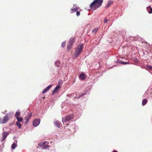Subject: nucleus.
<instances>
[{"instance_id":"obj_28","label":"nucleus","mask_w":152,"mask_h":152,"mask_svg":"<svg viewBox=\"0 0 152 152\" xmlns=\"http://www.w3.org/2000/svg\"><path fill=\"white\" fill-rule=\"evenodd\" d=\"M113 152H118L116 151H114Z\"/></svg>"},{"instance_id":"obj_13","label":"nucleus","mask_w":152,"mask_h":152,"mask_svg":"<svg viewBox=\"0 0 152 152\" xmlns=\"http://www.w3.org/2000/svg\"><path fill=\"white\" fill-rule=\"evenodd\" d=\"M54 124L58 128H59L60 127V122L58 121H56L54 122Z\"/></svg>"},{"instance_id":"obj_11","label":"nucleus","mask_w":152,"mask_h":152,"mask_svg":"<svg viewBox=\"0 0 152 152\" xmlns=\"http://www.w3.org/2000/svg\"><path fill=\"white\" fill-rule=\"evenodd\" d=\"M60 88V86L59 85H58L57 86H56L54 90L53 91V94L56 93V92H58L59 91Z\"/></svg>"},{"instance_id":"obj_31","label":"nucleus","mask_w":152,"mask_h":152,"mask_svg":"<svg viewBox=\"0 0 152 152\" xmlns=\"http://www.w3.org/2000/svg\"><path fill=\"white\" fill-rule=\"evenodd\" d=\"M83 96V95H81V96Z\"/></svg>"},{"instance_id":"obj_4","label":"nucleus","mask_w":152,"mask_h":152,"mask_svg":"<svg viewBox=\"0 0 152 152\" xmlns=\"http://www.w3.org/2000/svg\"><path fill=\"white\" fill-rule=\"evenodd\" d=\"M48 143H49L48 142L45 141L39 144L38 146L40 147L43 146L42 148L43 149H46L49 147V145H48Z\"/></svg>"},{"instance_id":"obj_7","label":"nucleus","mask_w":152,"mask_h":152,"mask_svg":"<svg viewBox=\"0 0 152 152\" xmlns=\"http://www.w3.org/2000/svg\"><path fill=\"white\" fill-rule=\"evenodd\" d=\"M40 122V120L38 119H35L33 122V125L35 126H38Z\"/></svg>"},{"instance_id":"obj_18","label":"nucleus","mask_w":152,"mask_h":152,"mask_svg":"<svg viewBox=\"0 0 152 152\" xmlns=\"http://www.w3.org/2000/svg\"><path fill=\"white\" fill-rule=\"evenodd\" d=\"M80 77L82 80H84L86 78L85 75L83 74H81L80 75Z\"/></svg>"},{"instance_id":"obj_24","label":"nucleus","mask_w":152,"mask_h":152,"mask_svg":"<svg viewBox=\"0 0 152 152\" xmlns=\"http://www.w3.org/2000/svg\"><path fill=\"white\" fill-rule=\"evenodd\" d=\"M66 42H63L61 44V46L62 47H64L65 46Z\"/></svg>"},{"instance_id":"obj_25","label":"nucleus","mask_w":152,"mask_h":152,"mask_svg":"<svg viewBox=\"0 0 152 152\" xmlns=\"http://www.w3.org/2000/svg\"><path fill=\"white\" fill-rule=\"evenodd\" d=\"M119 62L123 64H128V63L127 62L120 61V62Z\"/></svg>"},{"instance_id":"obj_5","label":"nucleus","mask_w":152,"mask_h":152,"mask_svg":"<svg viewBox=\"0 0 152 152\" xmlns=\"http://www.w3.org/2000/svg\"><path fill=\"white\" fill-rule=\"evenodd\" d=\"M73 118V116L72 115H67L65 117L64 119L62 118V122L64 124V123H66V121H69Z\"/></svg>"},{"instance_id":"obj_14","label":"nucleus","mask_w":152,"mask_h":152,"mask_svg":"<svg viewBox=\"0 0 152 152\" xmlns=\"http://www.w3.org/2000/svg\"><path fill=\"white\" fill-rule=\"evenodd\" d=\"M113 3V1H110L108 2L107 3V5L105 6V8H107L109 7Z\"/></svg>"},{"instance_id":"obj_3","label":"nucleus","mask_w":152,"mask_h":152,"mask_svg":"<svg viewBox=\"0 0 152 152\" xmlns=\"http://www.w3.org/2000/svg\"><path fill=\"white\" fill-rule=\"evenodd\" d=\"M75 42V39L74 37L71 38L69 43V45L67 47V50L68 51L70 50L72 47Z\"/></svg>"},{"instance_id":"obj_29","label":"nucleus","mask_w":152,"mask_h":152,"mask_svg":"<svg viewBox=\"0 0 152 152\" xmlns=\"http://www.w3.org/2000/svg\"><path fill=\"white\" fill-rule=\"evenodd\" d=\"M66 125H67V126H68L69 125V124H66Z\"/></svg>"},{"instance_id":"obj_9","label":"nucleus","mask_w":152,"mask_h":152,"mask_svg":"<svg viewBox=\"0 0 152 152\" xmlns=\"http://www.w3.org/2000/svg\"><path fill=\"white\" fill-rule=\"evenodd\" d=\"M8 134L9 133L7 132L3 133L2 134L3 137L1 140L2 141L5 139Z\"/></svg>"},{"instance_id":"obj_23","label":"nucleus","mask_w":152,"mask_h":152,"mask_svg":"<svg viewBox=\"0 0 152 152\" xmlns=\"http://www.w3.org/2000/svg\"><path fill=\"white\" fill-rule=\"evenodd\" d=\"M98 28H96L92 31V32L95 33L98 31Z\"/></svg>"},{"instance_id":"obj_8","label":"nucleus","mask_w":152,"mask_h":152,"mask_svg":"<svg viewBox=\"0 0 152 152\" xmlns=\"http://www.w3.org/2000/svg\"><path fill=\"white\" fill-rule=\"evenodd\" d=\"M32 115V113H28L25 117V119L26 120V124L28 122V121Z\"/></svg>"},{"instance_id":"obj_15","label":"nucleus","mask_w":152,"mask_h":152,"mask_svg":"<svg viewBox=\"0 0 152 152\" xmlns=\"http://www.w3.org/2000/svg\"><path fill=\"white\" fill-rule=\"evenodd\" d=\"M147 10L150 14L152 13V8H151L150 6H148L147 7Z\"/></svg>"},{"instance_id":"obj_12","label":"nucleus","mask_w":152,"mask_h":152,"mask_svg":"<svg viewBox=\"0 0 152 152\" xmlns=\"http://www.w3.org/2000/svg\"><path fill=\"white\" fill-rule=\"evenodd\" d=\"M17 141H15L12 145V149H14L17 146Z\"/></svg>"},{"instance_id":"obj_22","label":"nucleus","mask_w":152,"mask_h":152,"mask_svg":"<svg viewBox=\"0 0 152 152\" xmlns=\"http://www.w3.org/2000/svg\"><path fill=\"white\" fill-rule=\"evenodd\" d=\"M20 113L19 112H17L15 113V116L16 117H18L20 116Z\"/></svg>"},{"instance_id":"obj_2","label":"nucleus","mask_w":152,"mask_h":152,"mask_svg":"<svg viewBox=\"0 0 152 152\" xmlns=\"http://www.w3.org/2000/svg\"><path fill=\"white\" fill-rule=\"evenodd\" d=\"M83 48V45L81 44L78 46L77 48L75 51V56L77 57L79 56L82 52Z\"/></svg>"},{"instance_id":"obj_26","label":"nucleus","mask_w":152,"mask_h":152,"mask_svg":"<svg viewBox=\"0 0 152 152\" xmlns=\"http://www.w3.org/2000/svg\"><path fill=\"white\" fill-rule=\"evenodd\" d=\"M80 12L79 11H77L76 12V15L77 16H79L80 15Z\"/></svg>"},{"instance_id":"obj_20","label":"nucleus","mask_w":152,"mask_h":152,"mask_svg":"<svg viewBox=\"0 0 152 152\" xmlns=\"http://www.w3.org/2000/svg\"><path fill=\"white\" fill-rule=\"evenodd\" d=\"M146 69L148 70H152V66L147 65L146 67Z\"/></svg>"},{"instance_id":"obj_21","label":"nucleus","mask_w":152,"mask_h":152,"mask_svg":"<svg viewBox=\"0 0 152 152\" xmlns=\"http://www.w3.org/2000/svg\"><path fill=\"white\" fill-rule=\"evenodd\" d=\"M16 119L18 122H22L23 119V118L21 117H16Z\"/></svg>"},{"instance_id":"obj_30","label":"nucleus","mask_w":152,"mask_h":152,"mask_svg":"<svg viewBox=\"0 0 152 152\" xmlns=\"http://www.w3.org/2000/svg\"><path fill=\"white\" fill-rule=\"evenodd\" d=\"M58 63H59V62H56V64Z\"/></svg>"},{"instance_id":"obj_27","label":"nucleus","mask_w":152,"mask_h":152,"mask_svg":"<svg viewBox=\"0 0 152 152\" xmlns=\"http://www.w3.org/2000/svg\"><path fill=\"white\" fill-rule=\"evenodd\" d=\"M108 20H107V18H105L104 20V23H107Z\"/></svg>"},{"instance_id":"obj_10","label":"nucleus","mask_w":152,"mask_h":152,"mask_svg":"<svg viewBox=\"0 0 152 152\" xmlns=\"http://www.w3.org/2000/svg\"><path fill=\"white\" fill-rule=\"evenodd\" d=\"M52 87V85H50L47 87L46 88L44 89L42 91V93L44 94L46 93L49 89Z\"/></svg>"},{"instance_id":"obj_17","label":"nucleus","mask_w":152,"mask_h":152,"mask_svg":"<svg viewBox=\"0 0 152 152\" xmlns=\"http://www.w3.org/2000/svg\"><path fill=\"white\" fill-rule=\"evenodd\" d=\"M77 10L78 9L77 7L73 9H71L70 10V12L71 13H72L77 11Z\"/></svg>"},{"instance_id":"obj_6","label":"nucleus","mask_w":152,"mask_h":152,"mask_svg":"<svg viewBox=\"0 0 152 152\" xmlns=\"http://www.w3.org/2000/svg\"><path fill=\"white\" fill-rule=\"evenodd\" d=\"M9 118L7 116H5L4 117L2 120L0 119V123L1 124H4L6 123L9 120Z\"/></svg>"},{"instance_id":"obj_19","label":"nucleus","mask_w":152,"mask_h":152,"mask_svg":"<svg viewBox=\"0 0 152 152\" xmlns=\"http://www.w3.org/2000/svg\"><path fill=\"white\" fill-rule=\"evenodd\" d=\"M16 124L18 126V128L19 129H20L21 128L22 125L19 122H18V121H16Z\"/></svg>"},{"instance_id":"obj_1","label":"nucleus","mask_w":152,"mask_h":152,"mask_svg":"<svg viewBox=\"0 0 152 152\" xmlns=\"http://www.w3.org/2000/svg\"><path fill=\"white\" fill-rule=\"evenodd\" d=\"M103 0H94L90 5V8L93 10L97 9L102 5Z\"/></svg>"},{"instance_id":"obj_16","label":"nucleus","mask_w":152,"mask_h":152,"mask_svg":"<svg viewBox=\"0 0 152 152\" xmlns=\"http://www.w3.org/2000/svg\"><path fill=\"white\" fill-rule=\"evenodd\" d=\"M148 100L146 99H144L142 101V105L144 106L147 102Z\"/></svg>"}]
</instances>
